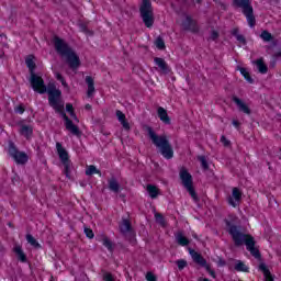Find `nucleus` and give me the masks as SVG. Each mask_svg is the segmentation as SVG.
Listing matches in <instances>:
<instances>
[{
  "instance_id": "11",
  "label": "nucleus",
  "mask_w": 281,
  "mask_h": 281,
  "mask_svg": "<svg viewBox=\"0 0 281 281\" xmlns=\"http://www.w3.org/2000/svg\"><path fill=\"white\" fill-rule=\"evenodd\" d=\"M65 108H60V110H55L56 113H60L61 117L65 121V126H66V131H69V133H71V135H75L76 137H80V135H82V132H80V128L74 124V121H71L69 119V116H67V113H65V111H63Z\"/></svg>"
},
{
  "instance_id": "41",
  "label": "nucleus",
  "mask_w": 281,
  "mask_h": 281,
  "mask_svg": "<svg viewBox=\"0 0 281 281\" xmlns=\"http://www.w3.org/2000/svg\"><path fill=\"white\" fill-rule=\"evenodd\" d=\"M56 78L59 82H61L63 87H67V81H65V77L60 72H56Z\"/></svg>"
},
{
  "instance_id": "27",
  "label": "nucleus",
  "mask_w": 281,
  "mask_h": 281,
  "mask_svg": "<svg viewBox=\"0 0 281 281\" xmlns=\"http://www.w3.org/2000/svg\"><path fill=\"white\" fill-rule=\"evenodd\" d=\"M86 175L87 177H91L93 175H100V177H102V172L93 165H90L87 169H86Z\"/></svg>"
},
{
  "instance_id": "10",
  "label": "nucleus",
  "mask_w": 281,
  "mask_h": 281,
  "mask_svg": "<svg viewBox=\"0 0 281 281\" xmlns=\"http://www.w3.org/2000/svg\"><path fill=\"white\" fill-rule=\"evenodd\" d=\"M30 82L33 91L36 93H47V86H45V80H43V77L36 75V72L31 74Z\"/></svg>"
},
{
  "instance_id": "9",
  "label": "nucleus",
  "mask_w": 281,
  "mask_h": 281,
  "mask_svg": "<svg viewBox=\"0 0 281 281\" xmlns=\"http://www.w3.org/2000/svg\"><path fill=\"white\" fill-rule=\"evenodd\" d=\"M56 149L64 166V172L69 179V175H71V160H69V153H67V149L64 148L63 144L60 143H56Z\"/></svg>"
},
{
  "instance_id": "42",
  "label": "nucleus",
  "mask_w": 281,
  "mask_h": 281,
  "mask_svg": "<svg viewBox=\"0 0 281 281\" xmlns=\"http://www.w3.org/2000/svg\"><path fill=\"white\" fill-rule=\"evenodd\" d=\"M236 41H238V43H240L241 45H247V38H245L241 34L236 36Z\"/></svg>"
},
{
  "instance_id": "53",
  "label": "nucleus",
  "mask_w": 281,
  "mask_h": 281,
  "mask_svg": "<svg viewBox=\"0 0 281 281\" xmlns=\"http://www.w3.org/2000/svg\"><path fill=\"white\" fill-rule=\"evenodd\" d=\"M85 109L87 110V111H91V104H86V106H85Z\"/></svg>"
},
{
  "instance_id": "38",
  "label": "nucleus",
  "mask_w": 281,
  "mask_h": 281,
  "mask_svg": "<svg viewBox=\"0 0 281 281\" xmlns=\"http://www.w3.org/2000/svg\"><path fill=\"white\" fill-rule=\"evenodd\" d=\"M14 113H18L19 115H23L25 113V105L23 103H20L14 108Z\"/></svg>"
},
{
  "instance_id": "25",
  "label": "nucleus",
  "mask_w": 281,
  "mask_h": 281,
  "mask_svg": "<svg viewBox=\"0 0 281 281\" xmlns=\"http://www.w3.org/2000/svg\"><path fill=\"white\" fill-rule=\"evenodd\" d=\"M256 65L259 74H267L269 71V67L265 65V60L262 58L257 59Z\"/></svg>"
},
{
  "instance_id": "34",
  "label": "nucleus",
  "mask_w": 281,
  "mask_h": 281,
  "mask_svg": "<svg viewBox=\"0 0 281 281\" xmlns=\"http://www.w3.org/2000/svg\"><path fill=\"white\" fill-rule=\"evenodd\" d=\"M155 45L157 49H166V42H164V37L158 36L155 41Z\"/></svg>"
},
{
  "instance_id": "3",
  "label": "nucleus",
  "mask_w": 281,
  "mask_h": 281,
  "mask_svg": "<svg viewBox=\"0 0 281 281\" xmlns=\"http://www.w3.org/2000/svg\"><path fill=\"white\" fill-rule=\"evenodd\" d=\"M54 47L57 54L63 58H66L70 69H78L80 67V57L76 55L72 48L69 47V44L65 40L55 36L53 38Z\"/></svg>"
},
{
  "instance_id": "24",
  "label": "nucleus",
  "mask_w": 281,
  "mask_h": 281,
  "mask_svg": "<svg viewBox=\"0 0 281 281\" xmlns=\"http://www.w3.org/2000/svg\"><path fill=\"white\" fill-rule=\"evenodd\" d=\"M109 190H111V192H120V182H117V179H115V177H112L109 181Z\"/></svg>"
},
{
  "instance_id": "17",
  "label": "nucleus",
  "mask_w": 281,
  "mask_h": 281,
  "mask_svg": "<svg viewBox=\"0 0 281 281\" xmlns=\"http://www.w3.org/2000/svg\"><path fill=\"white\" fill-rule=\"evenodd\" d=\"M120 232L123 236L126 234H131L133 232V226L131 225V221L123 218L121 224L119 225Z\"/></svg>"
},
{
  "instance_id": "13",
  "label": "nucleus",
  "mask_w": 281,
  "mask_h": 281,
  "mask_svg": "<svg viewBox=\"0 0 281 281\" xmlns=\"http://www.w3.org/2000/svg\"><path fill=\"white\" fill-rule=\"evenodd\" d=\"M189 254L195 265H199L200 267H205L207 265V260H205L203 255L199 254L196 250L189 248Z\"/></svg>"
},
{
  "instance_id": "52",
  "label": "nucleus",
  "mask_w": 281,
  "mask_h": 281,
  "mask_svg": "<svg viewBox=\"0 0 281 281\" xmlns=\"http://www.w3.org/2000/svg\"><path fill=\"white\" fill-rule=\"evenodd\" d=\"M218 265H220V267H225V265H227V262H225V260H223V259H220Z\"/></svg>"
},
{
  "instance_id": "29",
  "label": "nucleus",
  "mask_w": 281,
  "mask_h": 281,
  "mask_svg": "<svg viewBox=\"0 0 281 281\" xmlns=\"http://www.w3.org/2000/svg\"><path fill=\"white\" fill-rule=\"evenodd\" d=\"M235 271H243L244 273H249V267L245 262L238 260L235 265Z\"/></svg>"
},
{
  "instance_id": "28",
  "label": "nucleus",
  "mask_w": 281,
  "mask_h": 281,
  "mask_svg": "<svg viewBox=\"0 0 281 281\" xmlns=\"http://www.w3.org/2000/svg\"><path fill=\"white\" fill-rule=\"evenodd\" d=\"M25 64H26V67H29V70H30V74H35L34 72V69H36V63H34V59L32 58V56H29L26 59H25Z\"/></svg>"
},
{
  "instance_id": "36",
  "label": "nucleus",
  "mask_w": 281,
  "mask_h": 281,
  "mask_svg": "<svg viewBox=\"0 0 281 281\" xmlns=\"http://www.w3.org/2000/svg\"><path fill=\"white\" fill-rule=\"evenodd\" d=\"M259 269H260V271H262L265 278H270L271 271H269V270L267 269V265L260 263V265H259Z\"/></svg>"
},
{
  "instance_id": "35",
  "label": "nucleus",
  "mask_w": 281,
  "mask_h": 281,
  "mask_svg": "<svg viewBox=\"0 0 281 281\" xmlns=\"http://www.w3.org/2000/svg\"><path fill=\"white\" fill-rule=\"evenodd\" d=\"M198 159L200 160L201 167L204 170H210V165L207 164V159L205 158V156H199Z\"/></svg>"
},
{
  "instance_id": "7",
  "label": "nucleus",
  "mask_w": 281,
  "mask_h": 281,
  "mask_svg": "<svg viewBox=\"0 0 281 281\" xmlns=\"http://www.w3.org/2000/svg\"><path fill=\"white\" fill-rule=\"evenodd\" d=\"M180 179L182 181L183 188H186L187 192H189L190 196L193 199L195 203H199V195L194 190V182L192 181V175L188 172L186 169L180 171Z\"/></svg>"
},
{
  "instance_id": "23",
  "label": "nucleus",
  "mask_w": 281,
  "mask_h": 281,
  "mask_svg": "<svg viewBox=\"0 0 281 281\" xmlns=\"http://www.w3.org/2000/svg\"><path fill=\"white\" fill-rule=\"evenodd\" d=\"M14 254L20 262H27V256L23 252V248H21V246L14 247Z\"/></svg>"
},
{
  "instance_id": "40",
  "label": "nucleus",
  "mask_w": 281,
  "mask_h": 281,
  "mask_svg": "<svg viewBox=\"0 0 281 281\" xmlns=\"http://www.w3.org/2000/svg\"><path fill=\"white\" fill-rule=\"evenodd\" d=\"M80 30L81 32H83V34H89L90 36H93V32L87 27V24H80Z\"/></svg>"
},
{
  "instance_id": "32",
  "label": "nucleus",
  "mask_w": 281,
  "mask_h": 281,
  "mask_svg": "<svg viewBox=\"0 0 281 281\" xmlns=\"http://www.w3.org/2000/svg\"><path fill=\"white\" fill-rule=\"evenodd\" d=\"M260 38H262V41H265L266 43H269L270 41H273V35H271L269 31H262L260 34Z\"/></svg>"
},
{
  "instance_id": "5",
  "label": "nucleus",
  "mask_w": 281,
  "mask_h": 281,
  "mask_svg": "<svg viewBox=\"0 0 281 281\" xmlns=\"http://www.w3.org/2000/svg\"><path fill=\"white\" fill-rule=\"evenodd\" d=\"M46 93H48V104L55 111H60V109H65V105L61 104L60 98H63V92L56 88L55 83H48Z\"/></svg>"
},
{
  "instance_id": "22",
  "label": "nucleus",
  "mask_w": 281,
  "mask_h": 281,
  "mask_svg": "<svg viewBox=\"0 0 281 281\" xmlns=\"http://www.w3.org/2000/svg\"><path fill=\"white\" fill-rule=\"evenodd\" d=\"M176 241L181 247H188V245H190V239H188V237L183 236L182 232H179L176 234Z\"/></svg>"
},
{
  "instance_id": "19",
  "label": "nucleus",
  "mask_w": 281,
  "mask_h": 281,
  "mask_svg": "<svg viewBox=\"0 0 281 281\" xmlns=\"http://www.w3.org/2000/svg\"><path fill=\"white\" fill-rule=\"evenodd\" d=\"M116 117L125 131H131V124L126 121V114L121 110H116Z\"/></svg>"
},
{
  "instance_id": "21",
  "label": "nucleus",
  "mask_w": 281,
  "mask_h": 281,
  "mask_svg": "<svg viewBox=\"0 0 281 281\" xmlns=\"http://www.w3.org/2000/svg\"><path fill=\"white\" fill-rule=\"evenodd\" d=\"M86 83L88 86L87 95H88V98H91V95H93V93H95V81L93 80V77L87 76Z\"/></svg>"
},
{
  "instance_id": "45",
  "label": "nucleus",
  "mask_w": 281,
  "mask_h": 281,
  "mask_svg": "<svg viewBox=\"0 0 281 281\" xmlns=\"http://www.w3.org/2000/svg\"><path fill=\"white\" fill-rule=\"evenodd\" d=\"M146 280L147 281H157V277L153 272H147Z\"/></svg>"
},
{
  "instance_id": "12",
  "label": "nucleus",
  "mask_w": 281,
  "mask_h": 281,
  "mask_svg": "<svg viewBox=\"0 0 281 281\" xmlns=\"http://www.w3.org/2000/svg\"><path fill=\"white\" fill-rule=\"evenodd\" d=\"M243 199V192H240V189L233 188L232 195L228 196V205H232V207H238L240 205V200Z\"/></svg>"
},
{
  "instance_id": "15",
  "label": "nucleus",
  "mask_w": 281,
  "mask_h": 281,
  "mask_svg": "<svg viewBox=\"0 0 281 281\" xmlns=\"http://www.w3.org/2000/svg\"><path fill=\"white\" fill-rule=\"evenodd\" d=\"M154 63L155 65H157L161 74H165V75L170 74V67H168V63H166V59L161 57H155Z\"/></svg>"
},
{
  "instance_id": "47",
  "label": "nucleus",
  "mask_w": 281,
  "mask_h": 281,
  "mask_svg": "<svg viewBox=\"0 0 281 281\" xmlns=\"http://www.w3.org/2000/svg\"><path fill=\"white\" fill-rule=\"evenodd\" d=\"M221 143H222L224 146H226V147L232 144V142H229V140L227 139V137H225V136H222V137H221Z\"/></svg>"
},
{
  "instance_id": "4",
  "label": "nucleus",
  "mask_w": 281,
  "mask_h": 281,
  "mask_svg": "<svg viewBox=\"0 0 281 281\" xmlns=\"http://www.w3.org/2000/svg\"><path fill=\"white\" fill-rule=\"evenodd\" d=\"M233 8L241 10L244 16L247 19L249 27H256V15H254L251 0H233Z\"/></svg>"
},
{
  "instance_id": "56",
  "label": "nucleus",
  "mask_w": 281,
  "mask_h": 281,
  "mask_svg": "<svg viewBox=\"0 0 281 281\" xmlns=\"http://www.w3.org/2000/svg\"><path fill=\"white\" fill-rule=\"evenodd\" d=\"M196 1V3H202V0H195Z\"/></svg>"
},
{
  "instance_id": "51",
  "label": "nucleus",
  "mask_w": 281,
  "mask_h": 281,
  "mask_svg": "<svg viewBox=\"0 0 281 281\" xmlns=\"http://www.w3.org/2000/svg\"><path fill=\"white\" fill-rule=\"evenodd\" d=\"M233 126H235V128H237V130L240 128V122L234 120L233 121Z\"/></svg>"
},
{
  "instance_id": "50",
  "label": "nucleus",
  "mask_w": 281,
  "mask_h": 281,
  "mask_svg": "<svg viewBox=\"0 0 281 281\" xmlns=\"http://www.w3.org/2000/svg\"><path fill=\"white\" fill-rule=\"evenodd\" d=\"M238 32H239L238 29H234L232 31V35L235 36V38H236L237 36H240V34Z\"/></svg>"
},
{
  "instance_id": "2",
  "label": "nucleus",
  "mask_w": 281,
  "mask_h": 281,
  "mask_svg": "<svg viewBox=\"0 0 281 281\" xmlns=\"http://www.w3.org/2000/svg\"><path fill=\"white\" fill-rule=\"evenodd\" d=\"M145 131L147 132L149 139H151V144L158 148L160 155L165 159H172V157H175V149H172V145H170V140H168L166 135H157L155 130L148 125L145 126Z\"/></svg>"
},
{
  "instance_id": "16",
  "label": "nucleus",
  "mask_w": 281,
  "mask_h": 281,
  "mask_svg": "<svg viewBox=\"0 0 281 281\" xmlns=\"http://www.w3.org/2000/svg\"><path fill=\"white\" fill-rule=\"evenodd\" d=\"M233 102L238 106V110L241 111V113H246V115H251V109L243 100H240L238 97H233Z\"/></svg>"
},
{
  "instance_id": "49",
  "label": "nucleus",
  "mask_w": 281,
  "mask_h": 281,
  "mask_svg": "<svg viewBox=\"0 0 281 281\" xmlns=\"http://www.w3.org/2000/svg\"><path fill=\"white\" fill-rule=\"evenodd\" d=\"M103 279H104V281H115V280L113 279V276H112L111 273H105V274L103 276Z\"/></svg>"
},
{
  "instance_id": "39",
  "label": "nucleus",
  "mask_w": 281,
  "mask_h": 281,
  "mask_svg": "<svg viewBox=\"0 0 281 281\" xmlns=\"http://www.w3.org/2000/svg\"><path fill=\"white\" fill-rule=\"evenodd\" d=\"M103 245L109 249V251H113V243L110 241L108 237L103 238Z\"/></svg>"
},
{
  "instance_id": "1",
  "label": "nucleus",
  "mask_w": 281,
  "mask_h": 281,
  "mask_svg": "<svg viewBox=\"0 0 281 281\" xmlns=\"http://www.w3.org/2000/svg\"><path fill=\"white\" fill-rule=\"evenodd\" d=\"M225 225L228 234L232 236L235 247H243V245H246L247 251H249L254 258L260 260V250L256 248L254 236L240 232V227L236 226L229 220H225Z\"/></svg>"
},
{
  "instance_id": "14",
  "label": "nucleus",
  "mask_w": 281,
  "mask_h": 281,
  "mask_svg": "<svg viewBox=\"0 0 281 281\" xmlns=\"http://www.w3.org/2000/svg\"><path fill=\"white\" fill-rule=\"evenodd\" d=\"M182 27L183 30H187L189 32H194V33L199 32V26H196V22L192 20L190 15H188L186 20L182 22Z\"/></svg>"
},
{
  "instance_id": "18",
  "label": "nucleus",
  "mask_w": 281,
  "mask_h": 281,
  "mask_svg": "<svg viewBox=\"0 0 281 281\" xmlns=\"http://www.w3.org/2000/svg\"><path fill=\"white\" fill-rule=\"evenodd\" d=\"M157 115L160 122H162V124H167V125L171 124L170 116L168 115V111L166 109L159 106L157 109Z\"/></svg>"
},
{
  "instance_id": "43",
  "label": "nucleus",
  "mask_w": 281,
  "mask_h": 281,
  "mask_svg": "<svg viewBox=\"0 0 281 281\" xmlns=\"http://www.w3.org/2000/svg\"><path fill=\"white\" fill-rule=\"evenodd\" d=\"M85 234H86L87 238H93V236H95L93 234V229L88 228V227H85Z\"/></svg>"
},
{
  "instance_id": "46",
  "label": "nucleus",
  "mask_w": 281,
  "mask_h": 281,
  "mask_svg": "<svg viewBox=\"0 0 281 281\" xmlns=\"http://www.w3.org/2000/svg\"><path fill=\"white\" fill-rule=\"evenodd\" d=\"M66 111L70 113V115H75L74 105L71 103L66 104Z\"/></svg>"
},
{
  "instance_id": "26",
  "label": "nucleus",
  "mask_w": 281,
  "mask_h": 281,
  "mask_svg": "<svg viewBox=\"0 0 281 281\" xmlns=\"http://www.w3.org/2000/svg\"><path fill=\"white\" fill-rule=\"evenodd\" d=\"M147 192H148L150 199H157V196H159V189H157L153 184L147 186Z\"/></svg>"
},
{
  "instance_id": "33",
  "label": "nucleus",
  "mask_w": 281,
  "mask_h": 281,
  "mask_svg": "<svg viewBox=\"0 0 281 281\" xmlns=\"http://www.w3.org/2000/svg\"><path fill=\"white\" fill-rule=\"evenodd\" d=\"M155 218L158 225H161V227H166V218L161 213H155Z\"/></svg>"
},
{
  "instance_id": "44",
  "label": "nucleus",
  "mask_w": 281,
  "mask_h": 281,
  "mask_svg": "<svg viewBox=\"0 0 281 281\" xmlns=\"http://www.w3.org/2000/svg\"><path fill=\"white\" fill-rule=\"evenodd\" d=\"M204 269L207 271V273H210V276H212L213 278H216V272L214 270H212L210 265L206 263Z\"/></svg>"
},
{
  "instance_id": "20",
  "label": "nucleus",
  "mask_w": 281,
  "mask_h": 281,
  "mask_svg": "<svg viewBox=\"0 0 281 281\" xmlns=\"http://www.w3.org/2000/svg\"><path fill=\"white\" fill-rule=\"evenodd\" d=\"M20 134L23 135L26 139H30L34 135V127L32 125H20Z\"/></svg>"
},
{
  "instance_id": "30",
  "label": "nucleus",
  "mask_w": 281,
  "mask_h": 281,
  "mask_svg": "<svg viewBox=\"0 0 281 281\" xmlns=\"http://www.w3.org/2000/svg\"><path fill=\"white\" fill-rule=\"evenodd\" d=\"M26 240L29 244L32 245V247H35V249H41V244H38L36 238H34V236H32V234L26 235Z\"/></svg>"
},
{
  "instance_id": "48",
  "label": "nucleus",
  "mask_w": 281,
  "mask_h": 281,
  "mask_svg": "<svg viewBox=\"0 0 281 281\" xmlns=\"http://www.w3.org/2000/svg\"><path fill=\"white\" fill-rule=\"evenodd\" d=\"M218 36L220 35H218L217 31H212L210 38H211V41H216L218 38Z\"/></svg>"
},
{
  "instance_id": "54",
  "label": "nucleus",
  "mask_w": 281,
  "mask_h": 281,
  "mask_svg": "<svg viewBox=\"0 0 281 281\" xmlns=\"http://www.w3.org/2000/svg\"><path fill=\"white\" fill-rule=\"evenodd\" d=\"M266 281H274V280H273V276L267 277V278H266Z\"/></svg>"
},
{
  "instance_id": "37",
  "label": "nucleus",
  "mask_w": 281,
  "mask_h": 281,
  "mask_svg": "<svg viewBox=\"0 0 281 281\" xmlns=\"http://www.w3.org/2000/svg\"><path fill=\"white\" fill-rule=\"evenodd\" d=\"M176 265H177L179 271H183V268L188 267V261H186V259H179L176 261Z\"/></svg>"
},
{
  "instance_id": "57",
  "label": "nucleus",
  "mask_w": 281,
  "mask_h": 281,
  "mask_svg": "<svg viewBox=\"0 0 281 281\" xmlns=\"http://www.w3.org/2000/svg\"><path fill=\"white\" fill-rule=\"evenodd\" d=\"M277 56H281V53H277Z\"/></svg>"
},
{
  "instance_id": "8",
  "label": "nucleus",
  "mask_w": 281,
  "mask_h": 281,
  "mask_svg": "<svg viewBox=\"0 0 281 281\" xmlns=\"http://www.w3.org/2000/svg\"><path fill=\"white\" fill-rule=\"evenodd\" d=\"M8 154L15 161V164L21 166L27 164V154L25 151H20L16 144H14L12 140H9Z\"/></svg>"
},
{
  "instance_id": "6",
  "label": "nucleus",
  "mask_w": 281,
  "mask_h": 281,
  "mask_svg": "<svg viewBox=\"0 0 281 281\" xmlns=\"http://www.w3.org/2000/svg\"><path fill=\"white\" fill-rule=\"evenodd\" d=\"M140 18L147 27H153L155 24V13L153 12V2L143 0L139 7Z\"/></svg>"
},
{
  "instance_id": "31",
  "label": "nucleus",
  "mask_w": 281,
  "mask_h": 281,
  "mask_svg": "<svg viewBox=\"0 0 281 281\" xmlns=\"http://www.w3.org/2000/svg\"><path fill=\"white\" fill-rule=\"evenodd\" d=\"M239 71L241 76H244L245 80H247V82L254 85V78H251V75H249V71H247L246 68H239Z\"/></svg>"
},
{
  "instance_id": "55",
  "label": "nucleus",
  "mask_w": 281,
  "mask_h": 281,
  "mask_svg": "<svg viewBox=\"0 0 281 281\" xmlns=\"http://www.w3.org/2000/svg\"><path fill=\"white\" fill-rule=\"evenodd\" d=\"M71 117H74V120H78V116H76V114L71 115Z\"/></svg>"
}]
</instances>
